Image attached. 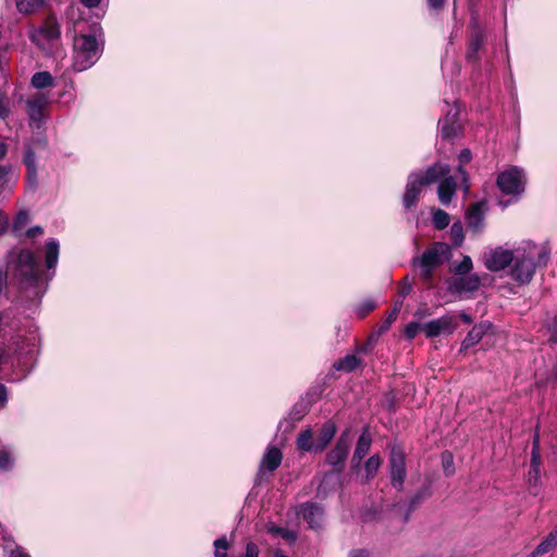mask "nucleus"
<instances>
[{
  "label": "nucleus",
  "mask_w": 557,
  "mask_h": 557,
  "mask_svg": "<svg viewBox=\"0 0 557 557\" xmlns=\"http://www.w3.org/2000/svg\"><path fill=\"white\" fill-rule=\"evenodd\" d=\"M349 557H369V553L364 549L351 550Z\"/></svg>",
  "instance_id": "55"
},
{
  "label": "nucleus",
  "mask_w": 557,
  "mask_h": 557,
  "mask_svg": "<svg viewBox=\"0 0 557 557\" xmlns=\"http://www.w3.org/2000/svg\"><path fill=\"white\" fill-rule=\"evenodd\" d=\"M61 96L66 97L67 102H72L75 99V96L71 90H64Z\"/></svg>",
  "instance_id": "59"
},
{
  "label": "nucleus",
  "mask_w": 557,
  "mask_h": 557,
  "mask_svg": "<svg viewBox=\"0 0 557 557\" xmlns=\"http://www.w3.org/2000/svg\"><path fill=\"white\" fill-rule=\"evenodd\" d=\"M23 162L27 168V177L29 183L35 186L37 184V162L36 154L32 146L25 148Z\"/></svg>",
  "instance_id": "24"
},
{
  "label": "nucleus",
  "mask_w": 557,
  "mask_h": 557,
  "mask_svg": "<svg viewBox=\"0 0 557 557\" xmlns=\"http://www.w3.org/2000/svg\"><path fill=\"white\" fill-rule=\"evenodd\" d=\"M349 448H350L349 431H345L341 434V436L336 441L335 446L327 453L326 462L333 467L342 466L348 456Z\"/></svg>",
  "instance_id": "16"
},
{
  "label": "nucleus",
  "mask_w": 557,
  "mask_h": 557,
  "mask_svg": "<svg viewBox=\"0 0 557 557\" xmlns=\"http://www.w3.org/2000/svg\"><path fill=\"white\" fill-rule=\"evenodd\" d=\"M449 172L450 168L447 164H435L424 172L411 173L408 176L406 190L403 197L404 208L408 210L416 207L422 188L437 182L442 176L449 174Z\"/></svg>",
  "instance_id": "3"
},
{
  "label": "nucleus",
  "mask_w": 557,
  "mask_h": 557,
  "mask_svg": "<svg viewBox=\"0 0 557 557\" xmlns=\"http://www.w3.org/2000/svg\"><path fill=\"white\" fill-rule=\"evenodd\" d=\"M11 557H30L21 547H16L12 550Z\"/></svg>",
  "instance_id": "56"
},
{
  "label": "nucleus",
  "mask_w": 557,
  "mask_h": 557,
  "mask_svg": "<svg viewBox=\"0 0 557 557\" xmlns=\"http://www.w3.org/2000/svg\"><path fill=\"white\" fill-rule=\"evenodd\" d=\"M388 470L392 485L398 491H401L407 471L405 454L399 446L394 445L391 448Z\"/></svg>",
  "instance_id": "9"
},
{
  "label": "nucleus",
  "mask_w": 557,
  "mask_h": 557,
  "mask_svg": "<svg viewBox=\"0 0 557 557\" xmlns=\"http://www.w3.org/2000/svg\"><path fill=\"white\" fill-rule=\"evenodd\" d=\"M485 331L486 326L484 324L474 325L462 341L461 348L469 349L475 346L482 339Z\"/></svg>",
  "instance_id": "26"
},
{
  "label": "nucleus",
  "mask_w": 557,
  "mask_h": 557,
  "mask_svg": "<svg viewBox=\"0 0 557 557\" xmlns=\"http://www.w3.org/2000/svg\"><path fill=\"white\" fill-rule=\"evenodd\" d=\"M450 237L455 246H461L465 239L463 227L460 222H456L450 227Z\"/></svg>",
  "instance_id": "38"
},
{
  "label": "nucleus",
  "mask_w": 557,
  "mask_h": 557,
  "mask_svg": "<svg viewBox=\"0 0 557 557\" xmlns=\"http://www.w3.org/2000/svg\"><path fill=\"white\" fill-rule=\"evenodd\" d=\"M259 547L255 543L249 542L246 545L245 554L242 557H259Z\"/></svg>",
  "instance_id": "46"
},
{
  "label": "nucleus",
  "mask_w": 557,
  "mask_h": 557,
  "mask_svg": "<svg viewBox=\"0 0 557 557\" xmlns=\"http://www.w3.org/2000/svg\"><path fill=\"white\" fill-rule=\"evenodd\" d=\"M481 280L476 274L461 275L448 281V290L453 294H468L479 289Z\"/></svg>",
  "instance_id": "17"
},
{
  "label": "nucleus",
  "mask_w": 557,
  "mask_h": 557,
  "mask_svg": "<svg viewBox=\"0 0 557 557\" xmlns=\"http://www.w3.org/2000/svg\"><path fill=\"white\" fill-rule=\"evenodd\" d=\"M9 400V392L7 386L0 382V410L5 408Z\"/></svg>",
  "instance_id": "47"
},
{
  "label": "nucleus",
  "mask_w": 557,
  "mask_h": 557,
  "mask_svg": "<svg viewBox=\"0 0 557 557\" xmlns=\"http://www.w3.org/2000/svg\"><path fill=\"white\" fill-rule=\"evenodd\" d=\"M214 545V557H226L228 549V542L225 536L216 539Z\"/></svg>",
  "instance_id": "40"
},
{
  "label": "nucleus",
  "mask_w": 557,
  "mask_h": 557,
  "mask_svg": "<svg viewBox=\"0 0 557 557\" xmlns=\"http://www.w3.org/2000/svg\"><path fill=\"white\" fill-rule=\"evenodd\" d=\"M73 48V67L77 72L91 67L101 52L100 44L94 35L76 36Z\"/></svg>",
  "instance_id": "5"
},
{
  "label": "nucleus",
  "mask_w": 557,
  "mask_h": 557,
  "mask_svg": "<svg viewBox=\"0 0 557 557\" xmlns=\"http://www.w3.org/2000/svg\"><path fill=\"white\" fill-rule=\"evenodd\" d=\"M484 202L473 203L467 212V225L473 233H480L484 228Z\"/></svg>",
  "instance_id": "19"
},
{
  "label": "nucleus",
  "mask_w": 557,
  "mask_h": 557,
  "mask_svg": "<svg viewBox=\"0 0 557 557\" xmlns=\"http://www.w3.org/2000/svg\"><path fill=\"white\" fill-rule=\"evenodd\" d=\"M4 357V349L0 347V363L2 362V359Z\"/></svg>",
  "instance_id": "62"
},
{
  "label": "nucleus",
  "mask_w": 557,
  "mask_h": 557,
  "mask_svg": "<svg viewBox=\"0 0 557 557\" xmlns=\"http://www.w3.org/2000/svg\"><path fill=\"white\" fill-rule=\"evenodd\" d=\"M297 448L306 453H315V438L310 428L302 430L296 441Z\"/></svg>",
  "instance_id": "25"
},
{
  "label": "nucleus",
  "mask_w": 557,
  "mask_h": 557,
  "mask_svg": "<svg viewBox=\"0 0 557 557\" xmlns=\"http://www.w3.org/2000/svg\"><path fill=\"white\" fill-rule=\"evenodd\" d=\"M268 531L271 533V534H274V535H277V536H281L282 539H284L285 541L289 542V543H293L296 541L297 539V534L295 531H292V530H288V529H284L282 527H277L275 524H270L268 527Z\"/></svg>",
  "instance_id": "33"
},
{
  "label": "nucleus",
  "mask_w": 557,
  "mask_h": 557,
  "mask_svg": "<svg viewBox=\"0 0 557 557\" xmlns=\"http://www.w3.org/2000/svg\"><path fill=\"white\" fill-rule=\"evenodd\" d=\"M446 0H426L428 7L432 10H438L443 8Z\"/></svg>",
  "instance_id": "51"
},
{
  "label": "nucleus",
  "mask_w": 557,
  "mask_h": 557,
  "mask_svg": "<svg viewBox=\"0 0 557 557\" xmlns=\"http://www.w3.org/2000/svg\"><path fill=\"white\" fill-rule=\"evenodd\" d=\"M282 458H283L282 451L277 447H274V446L268 447V449L265 450V453L262 457L259 471L260 472L261 471L273 472L274 470H276L280 467V465L282 462Z\"/></svg>",
  "instance_id": "20"
},
{
  "label": "nucleus",
  "mask_w": 557,
  "mask_h": 557,
  "mask_svg": "<svg viewBox=\"0 0 557 557\" xmlns=\"http://www.w3.org/2000/svg\"><path fill=\"white\" fill-rule=\"evenodd\" d=\"M401 306H403V301L401 300H399V301H397L395 304L393 310L387 315L384 324L381 326L382 331L387 330L391 326V324L395 322V320L397 319L398 313L400 312Z\"/></svg>",
  "instance_id": "41"
},
{
  "label": "nucleus",
  "mask_w": 557,
  "mask_h": 557,
  "mask_svg": "<svg viewBox=\"0 0 557 557\" xmlns=\"http://www.w3.org/2000/svg\"><path fill=\"white\" fill-rule=\"evenodd\" d=\"M513 249L496 247L484 253V265L493 272H498L507 267L510 268Z\"/></svg>",
  "instance_id": "11"
},
{
  "label": "nucleus",
  "mask_w": 557,
  "mask_h": 557,
  "mask_svg": "<svg viewBox=\"0 0 557 557\" xmlns=\"http://www.w3.org/2000/svg\"><path fill=\"white\" fill-rule=\"evenodd\" d=\"M446 104L448 107L447 112L445 117L438 121V126L442 136L449 139L457 136L460 131V124L458 122L460 107L457 102H455L453 106H449L447 102Z\"/></svg>",
  "instance_id": "14"
},
{
  "label": "nucleus",
  "mask_w": 557,
  "mask_h": 557,
  "mask_svg": "<svg viewBox=\"0 0 557 557\" xmlns=\"http://www.w3.org/2000/svg\"><path fill=\"white\" fill-rule=\"evenodd\" d=\"M49 96L44 92H35L25 100V110L28 124L33 129L44 127L48 116Z\"/></svg>",
  "instance_id": "7"
},
{
  "label": "nucleus",
  "mask_w": 557,
  "mask_h": 557,
  "mask_svg": "<svg viewBox=\"0 0 557 557\" xmlns=\"http://www.w3.org/2000/svg\"><path fill=\"white\" fill-rule=\"evenodd\" d=\"M42 233V228L40 226H33L27 230L26 236L32 238L40 235Z\"/></svg>",
  "instance_id": "52"
},
{
  "label": "nucleus",
  "mask_w": 557,
  "mask_h": 557,
  "mask_svg": "<svg viewBox=\"0 0 557 557\" xmlns=\"http://www.w3.org/2000/svg\"><path fill=\"white\" fill-rule=\"evenodd\" d=\"M372 444V437L369 432V430L366 428L362 433L360 434L352 458H351V469L356 472H358V469L360 467L361 460L366 457V455L369 453Z\"/></svg>",
  "instance_id": "18"
},
{
  "label": "nucleus",
  "mask_w": 557,
  "mask_h": 557,
  "mask_svg": "<svg viewBox=\"0 0 557 557\" xmlns=\"http://www.w3.org/2000/svg\"><path fill=\"white\" fill-rule=\"evenodd\" d=\"M450 258V247L446 243L435 242L419 257L411 261L412 267L420 271L423 282L430 283L436 268Z\"/></svg>",
  "instance_id": "4"
},
{
  "label": "nucleus",
  "mask_w": 557,
  "mask_h": 557,
  "mask_svg": "<svg viewBox=\"0 0 557 557\" xmlns=\"http://www.w3.org/2000/svg\"><path fill=\"white\" fill-rule=\"evenodd\" d=\"M39 333L36 329L27 331L25 336L18 335L14 342L15 354L18 360V367L22 368V375L14 381H21L27 376L33 368L35 356L39 347Z\"/></svg>",
  "instance_id": "6"
},
{
  "label": "nucleus",
  "mask_w": 557,
  "mask_h": 557,
  "mask_svg": "<svg viewBox=\"0 0 557 557\" xmlns=\"http://www.w3.org/2000/svg\"><path fill=\"white\" fill-rule=\"evenodd\" d=\"M81 2L84 4V7L92 9L98 7L101 0H81Z\"/></svg>",
  "instance_id": "54"
},
{
  "label": "nucleus",
  "mask_w": 557,
  "mask_h": 557,
  "mask_svg": "<svg viewBox=\"0 0 557 557\" xmlns=\"http://www.w3.org/2000/svg\"><path fill=\"white\" fill-rule=\"evenodd\" d=\"M9 115L8 100L3 95H0V119L4 120Z\"/></svg>",
  "instance_id": "48"
},
{
  "label": "nucleus",
  "mask_w": 557,
  "mask_h": 557,
  "mask_svg": "<svg viewBox=\"0 0 557 557\" xmlns=\"http://www.w3.org/2000/svg\"><path fill=\"white\" fill-rule=\"evenodd\" d=\"M338 476L334 473H326L317 490L318 496L325 498L331 490H334L338 485Z\"/></svg>",
  "instance_id": "29"
},
{
  "label": "nucleus",
  "mask_w": 557,
  "mask_h": 557,
  "mask_svg": "<svg viewBox=\"0 0 557 557\" xmlns=\"http://www.w3.org/2000/svg\"><path fill=\"white\" fill-rule=\"evenodd\" d=\"M60 245L54 238L47 240L44 248V259L48 271L52 273L44 275L34 252L29 249H21L9 253L8 269L0 267V294L7 286L8 272H11L23 289L29 304L27 308L37 307L46 293L47 283L54 275V269L59 261Z\"/></svg>",
  "instance_id": "1"
},
{
  "label": "nucleus",
  "mask_w": 557,
  "mask_h": 557,
  "mask_svg": "<svg viewBox=\"0 0 557 557\" xmlns=\"http://www.w3.org/2000/svg\"><path fill=\"white\" fill-rule=\"evenodd\" d=\"M297 513L307 521L310 529H322L324 522V508L320 504L310 502L304 503L299 506Z\"/></svg>",
  "instance_id": "15"
},
{
  "label": "nucleus",
  "mask_w": 557,
  "mask_h": 557,
  "mask_svg": "<svg viewBox=\"0 0 557 557\" xmlns=\"http://www.w3.org/2000/svg\"><path fill=\"white\" fill-rule=\"evenodd\" d=\"M541 455H540V441L536 434L533 438V447L531 453L530 469L528 472V485L530 493L533 495L539 494V487L541 485Z\"/></svg>",
  "instance_id": "12"
},
{
  "label": "nucleus",
  "mask_w": 557,
  "mask_h": 557,
  "mask_svg": "<svg viewBox=\"0 0 557 557\" xmlns=\"http://www.w3.org/2000/svg\"><path fill=\"white\" fill-rule=\"evenodd\" d=\"M447 175L448 174L443 176L444 178L440 182L437 188L438 199L444 206H447L450 202L456 189L455 180Z\"/></svg>",
  "instance_id": "23"
},
{
  "label": "nucleus",
  "mask_w": 557,
  "mask_h": 557,
  "mask_svg": "<svg viewBox=\"0 0 557 557\" xmlns=\"http://www.w3.org/2000/svg\"><path fill=\"white\" fill-rule=\"evenodd\" d=\"M17 460L15 447L8 444L0 445V471L11 472L14 470Z\"/></svg>",
  "instance_id": "21"
},
{
  "label": "nucleus",
  "mask_w": 557,
  "mask_h": 557,
  "mask_svg": "<svg viewBox=\"0 0 557 557\" xmlns=\"http://www.w3.org/2000/svg\"><path fill=\"white\" fill-rule=\"evenodd\" d=\"M481 46H482V36L476 35L471 44V51L469 52L468 58L469 59L474 58L475 54L478 53L479 49L481 48Z\"/></svg>",
  "instance_id": "45"
},
{
  "label": "nucleus",
  "mask_w": 557,
  "mask_h": 557,
  "mask_svg": "<svg viewBox=\"0 0 557 557\" xmlns=\"http://www.w3.org/2000/svg\"><path fill=\"white\" fill-rule=\"evenodd\" d=\"M411 292V285L406 283L400 289L401 297H406Z\"/></svg>",
  "instance_id": "58"
},
{
  "label": "nucleus",
  "mask_w": 557,
  "mask_h": 557,
  "mask_svg": "<svg viewBox=\"0 0 557 557\" xmlns=\"http://www.w3.org/2000/svg\"><path fill=\"white\" fill-rule=\"evenodd\" d=\"M69 87H70V89H72V90H73V89H74L73 83H71V84L69 85Z\"/></svg>",
  "instance_id": "64"
},
{
  "label": "nucleus",
  "mask_w": 557,
  "mask_h": 557,
  "mask_svg": "<svg viewBox=\"0 0 557 557\" xmlns=\"http://www.w3.org/2000/svg\"><path fill=\"white\" fill-rule=\"evenodd\" d=\"M382 463V460L379 455H372L363 465L364 474L361 478L362 483H368L374 479L376 475L379 468Z\"/></svg>",
  "instance_id": "27"
},
{
  "label": "nucleus",
  "mask_w": 557,
  "mask_h": 557,
  "mask_svg": "<svg viewBox=\"0 0 557 557\" xmlns=\"http://www.w3.org/2000/svg\"><path fill=\"white\" fill-rule=\"evenodd\" d=\"M472 269V259L469 256H463L462 260L454 265L453 271L457 276H461L470 273Z\"/></svg>",
  "instance_id": "36"
},
{
  "label": "nucleus",
  "mask_w": 557,
  "mask_h": 557,
  "mask_svg": "<svg viewBox=\"0 0 557 557\" xmlns=\"http://www.w3.org/2000/svg\"><path fill=\"white\" fill-rule=\"evenodd\" d=\"M29 222V214L27 211H20L14 220H13V225H12V230L15 234H17L18 232H21Z\"/></svg>",
  "instance_id": "37"
},
{
  "label": "nucleus",
  "mask_w": 557,
  "mask_h": 557,
  "mask_svg": "<svg viewBox=\"0 0 557 557\" xmlns=\"http://www.w3.org/2000/svg\"><path fill=\"white\" fill-rule=\"evenodd\" d=\"M471 159H472V153H471L470 149L461 150L458 156V160H459L458 172L460 173L463 182H466L468 178L467 173L463 170V165L469 163L471 161Z\"/></svg>",
  "instance_id": "39"
},
{
  "label": "nucleus",
  "mask_w": 557,
  "mask_h": 557,
  "mask_svg": "<svg viewBox=\"0 0 557 557\" xmlns=\"http://www.w3.org/2000/svg\"><path fill=\"white\" fill-rule=\"evenodd\" d=\"M429 496L428 488H424L422 491H419L411 499H410V506L409 511L414 510L420 503Z\"/></svg>",
  "instance_id": "43"
},
{
  "label": "nucleus",
  "mask_w": 557,
  "mask_h": 557,
  "mask_svg": "<svg viewBox=\"0 0 557 557\" xmlns=\"http://www.w3.org/2000/svg\"><path fill=\"white\" fill-rule=\"evenodd\" d=\"M36 143L42 147H47V139L45 137L37 138Z\"/></svg>",
  "instance_id": "61"
},
{
  "label": "nucleus",
  "mask_w": 557,
  "mask_h": 557,
  "mask_svg": "<svg viewBox=\"0 0 557 557\" xmlns=\"http://www.w3.org/2000/svg\"><path fill=\"white\" fill-rule=\"evenodd\" d=\"M9 216L2 210H0V236L4 234L9 228Z\"/></svg>",
  "instance_id": "49"
},
{
  "label": "nucleus",
  "mask_w": 557,
  "mask_h": 557,
  "mask_svg": "<svg viewBox=\"0 0 557 557\" xmlns=\"http://www.w3.org/2000/svg\"><path fill=\"white\" fill-rule=\"evenodd\" d=\"M429 496L428 488H424L422 491H419L411 499H410V506L409 511L414 510L420 503Z\"/></svg>",
  "instance_id": "42"
},
{
  "label": "nucleus",
  "mask_w": 557,
  "mask_h": 557,
  "mask_svg": "<svg viewBox=\"0 0 557 557\" xmlns=\"http://www.w3.org/2000/svg\"><path fill=\"white\" fill-rule=\"evenodd\" d=\"M459 317H460V319H461L465 323H467V324L472 323V317H471L470 314H468V313H466V312H461V313L459 314Z\"/></svg>",
  "instance_id": "60"
},
{
  "label": "nucleus",
  "mask_w": 557,
  "mask_h": 557,
  "mask_svg": "<svg viewBox=\"0 0 557 557\" xmlns=\"http://www.w3.org/2000/svg\"><path fill=\"white\" fill-rule=\"evenodd\" d=\"M30 84L36 89H45L54 86V78L48 71L36 72L32 76Z\"/></svg>",
  "instance_id": "28"
},
{
  "label": "nucleus",
  "mask_w": 557,
  "mask_h": 557,
  "mask_svg": "<svg viewBox=\"0 0 557 557\" xmlns=\"http://www.w3.org/2000/svg\"><path fill=\"white\" fill-rule=\"evenodd\" d=\"M359 364V361L356 356L347 355L344 358L339 359L335 364V369L337 371H346L350 372L355 370Z\"/></svg>",
  "instance_id": "32"
},
{
  "label": "nucleus",
  "mask_w": 557,
  "mask_h": 557,
  "mask_svg": "<svg viewBox=\"0 0 557 557\" xmlns=\"http://www.w3.org/2000/svg\"><path fill=\"white\" fill-rule=\"evenodd\" d=\"M524 173L516 166L503 171L497 177V186L506 195L520 196L524 191Z\"/></svg>",
  "instance_id": "8"
},
{
  "label": "nucleus",
  "mask_w": 557,
  "mask_h": 557,
  "mask_svg": "<svg viewBox=\"0 0 557 557\" xmlns=\"http://www.w3.org/2000/svg\"><path fill=\"white\" fill-rule=\"evenodd\" d=\"M8 153V145L4 141H0V160H3Z\"/></svg>",
  "instance_id": "57"
},
{
  "label": "nucleus",
  "mask_w": 557,
  "mask_h": 557,
  "mask_svg": "<svg viewBox=\"0 0 557 557\" xmlns=\"http://www.w3.org/2000/svg\"><path fill=\"white\" fill-rule=\"evenodd\" d=\"M444 469L446 472H448V465L453 461V456L449 451H444L442 455Z\"/></svg>",
  "instance_id": "53"
},
{
  "label": "nucleus",
  "mask_w": 557,
  "mask_h": 557,
  "mask_svg": "<svg viewBox=\"0 0 557 557\" xmlns=\"http://www.w3.org/2000/svg\"><path fill=\"white\" fill-rule=\"evenodd\" d=\"M449 214L442 209H436L432 215V222L435 228L444 230L449 225Z\"/></svg>",
  "instance_id": "34"
},
{
  "label": "nucleus",
  "mask_w": 557,
  "mask_h": 557,
  "mask_svg": "<svg viewBox=\"0 0 557 557\" xmlns=\"http://www.w3.org/2000/svg\"><path fill=\"white\" fill-rule=\"evenodd\" d=\"M60 36V27L58 23L49 18L39 27L30 32V40L37 45L40 49L47 50L49 44Z\"/></svg>",
  "instance_id": "10"
},
{
  "label": "nucleus",
  "mask_w": 557,
  "mask_h": 557,
  "mask_svg": "<svg viewBox=\"0 0 557 557\" xmlns=\"http://www.w3.org/2000/svg\"><path fill=\"white\" fill-rule=\"evenodd\" d=\"M15 5L20 13L32 14L45 5V0H15Z\"/></svg>",
  "instance_id": "31"
},
{
  "label": "nucleus",
  "mask_w": 557,
  "mask_h": 557,
  "mask_svg": "<svg viewBox=\"0 0 557 557\" xmlns=\"http://www.w3.org/2000/svg\"><path fill=\"white\" fill-rule=\"evenodd\" d=\"M457 329L455 317L446 314L438 319L426 322L422 330L426 337H436L440 335H450Z\"/></svg>",
  "instance_id": "13"
},
{
  "label": "nucleus",
  "mask_w": 557,
  "mask_h": 557,
  "mask_svg": "<svg viewBox=\"0 0 557 557\" xmlns=\"http://www.w3.org/2000/svg\"><path fill=\"white\" fill-rule=\"evenodd\" d=\"M528 557H540V556H539V555H535V552L533 550L532 553H530V554L528 555Z\"/></svg>",
  "instance_id": "63"
},
{
  "label": "nucleus",
  "mask_w": 557,
  "mask_h": 557,
  "mask_svg": "<svg viewBox=\"0 0 557 557\" xmlns=\"http://www.w3.org/2000/svg\"><path fill=\"white\" fill-rule=\"evenodd\" d=\"M552 248L548 243L525 240L513 248L510 277L520 285L529 284L537 270L547 267Z\"/></svg>",
  "instance_id": "2"
},
{
  "label": "nucleus",
  "mask_w": 557,
  "mask_h": 557,
  "mask_svg": "<svg viewBox=\"0 0 557 557\" xmlns=\"http://www.w3.org/2000/svg\"><path fill=\"white\" fill-rule=\"evenodd\" d=\"M336 433V425L332 421H326L320 429L315 438V453H321L329 445Z\"/></svg>",
  "instance_id": "22"
},
{
  "label": "nucleus",
  "mask_w": 557,
  "mask_h": 557,
  "mask_svg": "<svg viewBox=\"0 0 557 557\" xmlns=\"http://www.w3.org/2000/svg\"><path fill=\"white\" fill-rule=\"evenodd\" d=\"M376 307V304L373 299L367 298L361 300L355 307V313L358 318L362 319L367 317L371 311H373Z\"/></svg>",
  "instance_id": "35"
},
{
  "label": "nucleus",
  "mask_w": 557,
  "mask_h": 557,
  "mask_svg": "<svg viewBox=\"0 0 557 557\" xmlns=\"http://www.w3.org/2000/svg\"><path fill=\"white\" fill-rule=\"evenodd\" d=\"M11 172V165H0V186L5 182L8 174Z\"/></svg>",
  "instance_id": "50"
},
{
  "label": "nucleus",
  "mask_w": 557,
  "mask_h": 557,
  "mask_svg": "<svg viewBox=\"0 0 557 557\" xmlns=\"http://www.w3.org/2000/svg\"><path fill=\"white\" fill-rule=\"evenodd\" d=\"M557 547V525L534 549L535 555H545Z\"/></svg>",
  "instance_id": "30"
},
{
  "label": "nucleus",
  "mask_w": 557,
  "mask_h": 557,
  "mask_svg": "<svg viewBox=\"0 0 557 557\" xmlns=\"http://www.w3.org/2000/svg\"><path fill=\"white\" fill-rule=\"evenodd\" d=\"M421 329H422L421 324H419L417 322H410L405 327V335L407 338L412 339L413 337H416V335L418 334V332Z\"/></svg>",
  "instance_id": "44"
}]
</instances>
